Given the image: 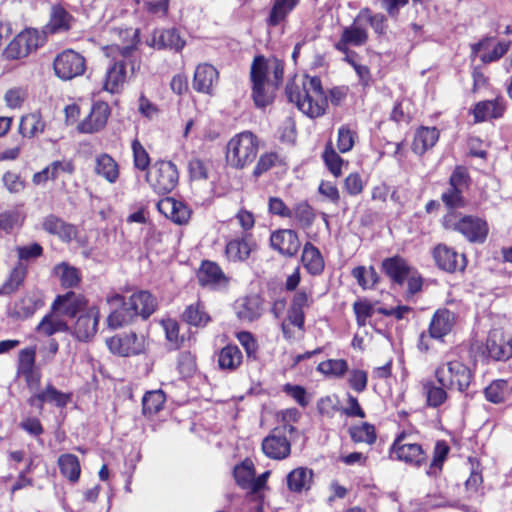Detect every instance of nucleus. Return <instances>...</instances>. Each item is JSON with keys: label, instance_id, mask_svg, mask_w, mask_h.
<instances>
[{"label": "nucleus", "instance_id": "nucleus-1", "mask_svg": "<svg viewBox=\"0 0 512 512\" xmlns=\"http://www.w3.org/2000/svg\"><path fill=\"white\" fill-rule=\"evenodd\" d=\"M285 91L289 102L295 103L297 108L310 118L322 116L328 101L334 106H339L347 95L345 88L334 87L327 96L317 76H305L301 86L295 82H288Z\"/></svg>", "mask_w": 512, "mask_h": 512}, {"label": "nucleus", "instance_id": "nucleus-2", "mask_svg": "<svg viewBox=\"0 0 512 512\" xmlns=\"http://www.w3.org/2000/svg\"><path fill=\"white\" fill-rule=\"evenodd\" d=\"M259 152V139L251 131L234 135L226 145L227 164L235 169H244L251 165Z\"/></svg>", "mask_w": 512, "mask_h": 512}, {"label": "nucleus", "instance_id": "nucleus-3", "mask_svg": "<svg viewBox=\"0 0 512 512\" xmlns=\"http://www.w3.org/2000/svg\"><path fill=\"white\" fill-rule=\"evenodd\" d=\"M437 382L448 390L466 393L473 380L471 369L458 359L445 360L435 369Z\"/></svg>", "mask_w": 512, "mask_h": 512}, {"label": "nucleus", "instance_id": "nucleus-4", "mask_svg": "<svg viewBox=\"0 0 512 512\" xmlns=\"http://www.w3.org/2000/svg\"><path fill=\"white\" fill-rule=\"evenodd\" d=\"M443 226L447 230L461 233L472 243L485 242L489 231L488 224L484 219L472 215L458 218L455 212H448L443 217Z\"/></svg>", "mask_w": 512, "mask_h": 512}, {"label": "nucleus", "instance_id": "nucleus-5", "mask_svg": "<svg viewBox=\"0 0 512 512\" xmlns=\"http://www.w3.org/2000/svg\"><path fill=\"white\" fill-rule=\"evenodd\" d=\"M470 176L464 166H456L449 177L448 187L441 194V201L449 212L464 208L467 204L464 192L470 186Z\"/></svg>", "mask_w": 512, "mask_h": 512}, {"label": "nucleus", "instance_id": "nucleus-6", "mask_svg": "<svg viewBox=\"0 0 512 512\" xmlns=\"http://www.w3.org/2000/svg\"><path fill=\"white\" fill-rule=\"evenodd\" d=\"M179 173L171 161L158 160L146 173V181L158 194L170 193L178 184Z\"/></svg>", "mask_w": 512, "mask_h": 512}, {"label": "nucleus", "instance_id": "nucleus-7", "mask_svg": "<svg viewBox=\"0 0 512 512\" xmlns=\"http://www.w3.org/2000/svg\"><path fill=\"white\" fill-rule=\"evenodd\" d=\"M263 67L262 59H254L250 71L252 98L258 108L271 104L277 90L270 79L263 77Z\"/></svg>", "mask_w": 512, "mask_h": 512}, {"label": "nucleus", "instance_id": "nucleus-8", "mask_svg": "<svg viewBox=\"0 0 512 512\" xmlns=\"http://www.w3.org/2000/svg\"><path fill=\"white\" fill-rule=\"evenodd\" d=\"M106 344L109 350L122 357L140 355L145 352L146 338L143 334L135 332L113 336L107 339Z\"/></svg>", "mask_w": 512, "mask_h": 512}, {"label": "nucleus", "instance_id": "nucleus-9", "mask_svg": "<svg viewBox=\"0 0 512 512\" xmlns=\"http://www.w3.org/2000/svg\"><path fill=\"white\" fill-rule=\"evenodd\" d=\"M53 66L55 74L63 80H70L82 75L86 68L84 57L70 49L58 54Z\"/></svg>", "mask_w": 512, "mask_h": 512}, {"label": "nucleus", "instance_id": "nucleus-10", "mask_svg": "<svg viewBox=\"0 0 512 512\" xmlns=\"http://www.w3.org/2000/svg\"><path fill=\"white\" fill-rule=\"evenodd\" d=\"M42 41L43 38L37 30L26 29L8 44L4 53L8 59H21L37 50Z\"/></svg>", "mask_w": 512, "mask_h": 512}, {"label": "nucleus", "instance_id": "nucleus-11", "mask_svg": "<svg viewBox=\"0 0 512 512\" xmlns=\"http://www.w3.org/2000/svg\"><path fill=\"white\" fill-rule=\"evenodd\" d=\"M99 318L100 312L98 307L92 306L87 308L78 315L75 324L70 328L72 335L81 342L91 340L97 332Z\"/></svg>", "mask_w": 512, "mask_h": 512}, {"label": "nucleus", "instance_id": "nucleus-12", "mask_svg": "<svg viewBox=\"0 0 512 512\" xmlns=\"http://www.w3.org/2000/svg\"><path fill=\"white\" fill-rule=\"evenodd\" d=\"M257 245L251 234H243L227 241L225 256L230 262H245L250 258L251 253Z\"/></svg>", "mask_w": 512, "mask_h": 512}, {"label": "nucleus", "instance_id": "nucleus-13", "mask_svg": "<svg viewBox=\"0 0 512 512\" xmlns=\"http://www.w3.org/2000/svg\"><path fill=\"white\" fill-rule=\"evenodd\" d=\"M110 115L107 103L98 101L92 105L91 111L79 124L78 131L85 134H93L102 130Z\"/></svg>", "mask_w": 512, "mask_h": 512}, {"label": "nucleus", "instance_id": "nucleus-14", "mask_svg": "<svg viewBox=\"0 0 512 512\" xmlns=\"http://www.w3.org/2000/svg\"><path fill=\"white\" fill-rule=\"evenodd\" d=\"M404 439V435H400L392 445L396 458L410 465L421 466L426 461V454L422 446L417 443H406Z\"/></svg>", "mask_w": 512, "mask_h": 512}, {"label": "nucleus", "instance_id": "nucleus-15", "mask_svg": "<svg viewBox=\"0 0 512 512\" xmlns=\"http://www.w3.org/2000/svg\"><path fill=\"white\" fill-rule=\"evenodd\" d=\"M433 258L436 265L443 271L453 273L465 268V256L445 244H438L433 249Z\"/></svg>", "mask_w": 512, "mask_h": 512}, {"label": "nucleus", "instance_id": "nucleus-16", "mask_svg": "<svg viewBox=\"0 0 512 512\" xmlns=\"http://www.w3.org/2000/svg\"><path fill=\"white\" fill-rule=\"evenodd\" d=\"M87 300L81 294L69 291L63 295H58L52 304L54 312H59L64 316L75 318L86 310Z\"/></svg>", "mask_w": 512, "mask_h": 512}, {"label": "nucleus", "instance_id": "nucleus-17", "mask_svg": "<svg viewBox=\"0 0 512 512\" xmlns=\"http://www.w3.org/2000/svg\"><path fill=\"white\" fill-rule=\"evenodd\" d=\"M75 172V164L72 159L63 158L51 162L41 171L35 173L32 182L35 185H43L47 181H56L62 175H73Z\"/></svg>", "mask_w": 512, "mask_h": 512}, {"label": "nucleus", "instance_id": "nucleus-18", "mask_svg": "<svg viewBox=\"0 0 512 512\" xmlns=\"http://www.w3.org/2000/svg\"><path fill=\"white\" fill-rule=\"evenodd\" d=\"M271 247L280 254L292 257L297 254L300 248V241L297 233L292 229H281L270 236Z\"/></svg>", "mask_w": 512, "mask_h": 512}, {"label": "nucleus", "instance_id": "nucleus-19", "mask_svg": "<svg viewBox=\"0 0 512 512\" xmlns=\"http://www.w3.org/2000/svg\"><path fill=\"white\" fill-rule=\"evenodd\" d=\"M262 450L269 458L281 460L289 456L291 445L284 433L276 428L263 440Z\"/></svg>", "mask_w": 512, "mask_h": 512}, {"label": "nucleus", "instance_id": "nucleus-20", "mask_svg": "<svg viewBox=\"0 0 512 512\" xmlns=\"http://www.w3.org/2000/svg\"><path fill=\"white\" fill-rule=\"evenodd\" d=\"M158 211L173 223L184 225L188 223L191 211L187 205L171 197L161 199L157 203Z\"/></svg>", "mask_w": 512, "mask_h": 512}, {"label": "nucleus", "instance_id": "nucleus-21", "mask_svg": "<svg viewBox=\"0 0 512 512\" xmlns=\"http://www.w3.org/2000/svg\"><path fill=\"white\" fill-rule=\"evenodd\" d=\"M486 349L490 358L496 361L508 360L512 356V337L493 331L487 338Z\"/></svg>", "mask_w": 512, "mask_h": 512}, {"label": "nucleus", "instance_id": "nucleus-22", "mask_svg": "<svg viewBox=\"0 0 512 512\" xmlns=\"http://www.w3.org/2000/svg\"><path fill=\"white\" fill-rule=\"evenodd\" d=\"M42 228L51 235L57 236L63 242H71L77 236V228L62 218L49 214L43 218Z\"/></svg>", "mask_w": 512, "mask_h": 512}, {"label": "nucleus", "instance_id": "nucleus-23", "mask_svg": "<svg viewBox=\"0 0 512 512\" xmlns=\"http://www.w3.org/2000/svg\"><path fill=\"white\" fill-rule=\"evenodd\" d=\"M107 302L109 304H120L121 306L114 311H112L108 318L107 324L111 329H118L124 325H127L136 318L135 314L132 313V309L127 305V302L124 301V298L120 294H113L107 297Z\"/></svg>", "mask_w": 512, "mask_h": 512}, {"label": "nucleus", "instance_id": "nucleus-24", "mask_svg": "<svg viewBox=\"0 0 512 512\" xmlns=\"http://www.w3.org/2000/svg\"><path fill=\"white\" fill-rule=\"evenodd\" d=\"M455 320L456 316L452 311L445 308L438 309L430 321L428 329L430 337L436 340H442L451 332Z\"/></svg>", "mask_w": 512, "mask_h": 512}, {"label": "nucleus", "instance_id": "nucleus-25", "mask_svg": "<svg viewBox=\"0 0 512 512\" xmlns=\"http://www.w3.org/2000/svg\"><path fill=\"white\" fill-rule=\"evenodd\" d=\"M218 77V71L213 65L199 64L194 72L193 88L199 93L211 94L214 85L218 82Z\"/></svg>", "mask_w": 512, "mask_h": 512}, {"label": "nucleus", "instance_id": "nucleus-26", "mask_svg": "<svg viewBox=\"0 0 512 512\" xmlns=\"http://www.w3.org/2000/svg\"><path fill=\"white\" fill-rule=\"evenodd\" d=\"M150 45L156 49H171L179 52L185 46V41L181 38L175 28L157 29L151 37Z\"/></svg>", "mask_w": 512, "mask_h": 512}, {"label": "nucleus", "instance_id": "nucleus-27", "mask_svg": "<svg viewBox=\"0 0 512 512\" xmlns=\"http://www.w3.org/2000/svg\"><path fill=\"white\" fill-rule=\"evenodd\" d=\"M127 305L132 309V313L136 317L140 316L142 319H147L151 314L154 313L157 307V301L155 297L148 291H138L133 293L128 301Z\"/></svg>", "mask_w": 512, "mask_h": 512}, {"label": "nucleus", "instance_id": "nucleus-28", "mask_svg": "<svg viewBox=\"0 0 512 512\" xmlns=\"http://www.w3.org/2000/svg\"><path fill=\"white\" fill-rule=\"evenodd\" d=\"M382 271L396 284L402 285L410 274V266L400 256H393L382 261Z\"/></svg>", "mask_w": 512, "mask_h": 512}, {"label": "nucleus", "instance_id": "nucleus-29", "mask_svg": "<svg viewBox=\"0 0 512 512\" xmlns=\"http://www.w3.org/2000/svg\"><path fill=\"white\" fill-rule=\"evenodd\" d=\"M126 80V61L116 60L111 64L105 73L103 88L110 93H118Z\"/></svg>", "mask_w": 512, "mask_h": 512}, {"label": "nucleus", "instance_id": "nucleus-30", "mask_svg": "<svg viewBox=\"0 0 512 512\" xmlns=\"http://www.w3.org/2000/svg\"><path fill=\"white\" fill-rule=\"evenodd\" d=\"M505 108L503 98L479 102L473 110L475 121L481 122L491 118H500L504 114Z\"/></svg>", "mask_w": 512, "mask_h": 512}, {"label": "nucleus", "instance_id": "nucleus-31", "mask_svg": "<svg viewBox=\"0 0 512 512\" xmlns=\"http://www.w3.org/2000/svg\"><path fill=\"white\" fill-rule=\"evenodd\" d=\"M94 172L110 184L116 183L120 174L118 163L107 153L96 156Z\"/></svg>", "mask_w": 512, "mask_h": 512}, {"label": "nucleus", "instance_id": "nucleus-32", "mask_svg": "<svg viewBox=\"0 0 512 512\" xmlns=\"http://www.w3.org/2000/svg\"><path fill=\"white\" fill-rule=\"evenodd\" d=\"M300 0H273L272 7L266 19L269 27H276L286 20L289 14L298 6Z\"/></svg>", "mask_w": 512, "mask_h": 512}, {"label": "nucleus", "instance_id": "nucleus-33", "mask_svg": "<svg viewBox=\"0 0 512 512\" xmlns=\"http://www.w3.org/2000/svg\"><path fill=\"white\" fill-rule=\"evenodd\" d=\"M301 261L311 275H320L324 270V260L317 247L307 242L303 247Z\"/></svg>", "mask_w": 512, "mask_h": 512}, {"label": "nucleus", "instance_id": "nucleus-34", "mask_svg": "<svg viewBox=\"0 0 512 512\" xmlns=\"http://www.w3.org/2000/svg\"><path fill=\"white\" fill-rule=\"evenodd\" d=\"M198 278L203 286H216L228 281L220 266L211 261H203Z\"/></svg>", "mask_w": 512, "mask_h": 512}, {"label": "nucleus", "instance_id": "nucleus-35", "mask_svg": "<svg viewBox=\"0 0 512 512\" xmlns=\"http://www.w3.org/2000/svg\"><path fill=\"white\" fill-rule=\"evenodd\" d=\"M59 312H51L45 315L37 326V331L45 336H52L58 332H68L69 325L61 318Z\"/></svg>", "mask_w": 512, "mask_h": 512}, {"label": "nucleus", "instance_id": "nucleus-36", "mask_svg": "<svg viewBox=\"0 0 512 512\" xmlns=\"http://www.w3.org/2000/svg\"><path fill=\"white\" fill-rule=\"evenodd\" d=\"M439 139V131L435 127H420L414 136L413 151L423 154L432 148Z\"/></svg>", "mask_w": 512, "mask_h": 512}, {"label": "nucleus", "instance_id": "nucleus-37", "mask_svg": "<svg viewBox=\"0 0 512 512\" xmlns=\"http://www.w3.org/2000/svg\"><path fill=\"white\" fill-rule=\"evenodd\" d=\"M313 471L306 467H298L287 475V485L290 491L300 493L310 488Z\"/></svg>", "mask_w": 512, "mask_h": 512}, {"label": "nucleus", "instance_id": "nucleus-38", "mask_svg": "<svg viewBox=\"0 0 512 512\" xmlns=\"http://www.w3.org/2000/svg\"><path fill=\"white\" fill-rule=\"evenodd\" d=\"M242 359V352L236 345H226L218 353V365L222 370H236L242 363Z\"/></svg>", "mask_w": 512, "mask_h": 512}, {"label": "nucleus", "instance_id": "nucleus-39", "mask_svg": "<svg viewBox=\"0 0 512 512\" xmlns=\"http://www.w3.org/2000/svg\"><path fill=\"white\" fill-rule=\"evenodd\" d=\"M255 475L254 464L252 460L246 458L233 469V476L236 484L243 490L251 493L253 477Z\"/></svg>", "mask_w": 512, "mask_h": 512}, {"label": "nucleus", "instance_id": "nucleus-40", "mask_svg": "<svg viewBox=\"0 0 512 512\" xmlns=\"http://www.w3.org/2000/svg\"><path fill=\"white\" fill-rule=\"evenodd\" d=\"M45 128V122L39 113H30L21 117L19 123V133L23 137L32 138L42 133Z\"/></svg>", "mask_w": 512, "mask_h": 512}, {"label": "nucleus", "instance_id": "nucleus-41", "mask_svg": "<svg viewBox=\"0 0 512 512\" xmlns=\"http://www.w3.org/2000/svg\"><path fill=\"white\" fill-rule=\"evenodd\" d=\"M360 21L367 22L377 35L382 36V35L386 34L388 25H387V18L384 14H382V13L373 14L369 8L365 7L359 11V13L357 14V16L355 18V22H360Z\"/></svg>", "mask_w": 512, "mask_h": 512}, {"label": "nucleus", "instance_id": "nucleus-42", "mask_svg": "<svg viewBox=\"0 0 512 512\" xmlns=\"http://www.w3.org/2000/svg\"><path fill=\"white\" fill-rule=\"evenodd\" d=\"M58 466L62 475L66 477L69 481H78L81 473V468L79 459L76 455L71 453L60 455V457L58 458Z\"/></svg>", "mask_w": 512, "mask_h": 512}, {"label": "nucleus", "instance_id": "nucleus-43", "mask_svg": "<svg viewBox=\"0 0 512 512\" xmlns=\"http://www.w3.org/2000/svg\"><path fill=\"white\" fill-rule=\"evenodd\" d=\"M422 390L429 407L437 408L447 400L448 394L446 390L448 389L439 383L427 381L423 383Z\"/></svg>", "mask_w": 512, "mask_h": 512}, {"label": "nucleus", "instance_id": "nucleus-44", "mask_svg": "<svg viewBox=\"0 0 512 512\" xmlns=\"http://www.w3.org/2000/svg\"><path fill=\"white\" fill-rule=\"evenodd\" d=\"M254 59H262L263 77L270 79V82L278 89L283 80L284 63L277 58L268 61L264 56H256Z\"/></svg>", "mask_w": 512, "mask_h": 512}, {"label": "nucleus", "instance_id": "nucleus-45", "mask_svg": "<svg viewBox=\"0 0 512 512\" xmlns=\"http://www.w3.org/2000/svg\"><path fill=\"white\" fill-rule=\"evenodd\" d=\"M291 212L292 218L304 229L310 228L316 219V213L307 201L296 203L291 209Z\"/></svg>", "mask_w": 512, "mask_h": 512}, {"label": "nucleus", "instance_id": "nucleus-46", "mask_svg": "<svg viewBox=\"0 0 512 512\" xmlns=\"http://www.w3.org/2000/svg\"><path fill=\"white\" fill-rule=\"evenodd\" d=\"M28 268L24 262H18L12 269L8 280L0 288V294H10L16 291L24 282Z\"/></svg>", "mask_w": 512, "mask_h": 512}, {"label": "nucleus", "instance_id": "nucleus-47", "mask_svg": "<svg viewBox=\"0 0 512 512\" xmlns=\"http://www.w3.org/2000/svg\"><path fill=\"white\" fill-rule=\"evenodd\" d=\"M182 318L189 325L196 327H204L210 321V316L199 302L187 306L182 314Z\"/></svg>", "mask_w": 512, "mask_h": 512}, {"label": "nucleus", "instance_id": "nucleus-48", "mask_svg": "<svg viewBox=\"0 0 512 512\" xmlns=\"http://www.w3.org/2000/svg\"><path fill=\"white\" fill-rule=\"evenodd\" d=\"M165 399V394L161 390L146 392L142 399L143 414L151 417L158 413L163 408Z\"/></svg>", "mask_w": 512, "mask_h": 512}, {"label": "nucleus", "instance_id": "nucleus-49", "mask_svg": "<svg viewBox=\"0 0 512 512\" xmlns=\"http://www.w3.org/2000/svg\"><path fill=\"white\" fill-rule=\"evenodd\" d=\"M449 446L445 441H437L433 451V459L426 471L428 476L436 477L442 471L443 463L449 453Z\"/></svg>", "mask_w": 512, "mask_h": 512}, {"label": "nucleus", "instance_id": "nucleus-50", "mask_svg": "<svg viewBox=\"0 0 512 512\" xmlns=\"http://www.w3.org/2000/svg\"><path fill=\"white\" fill-rule=\"evenodd\" d=\"M509 394V385L506 380H494L489 386L484 389L486 400L491 403H502Z\"/></svg>", "mask_w": 512, "mask_h": 512}, {"label": "nucleus", "instance_id": "nucleus-51", "mask_svg": "<svg viewBox=\"0 0 512 512\" xmlns=\"http://www.w3.org/2000/svg\"><path fill=\"white\" fill-rule=\"evenodd\" d=\"M351 274L363 289L373 288L379 280V276L373 266H370L368 269L364 266H357L352 270Z\"/></svg>", "mask_w": 512, "mask_h": 512}, {"label": "nucleus", "instance_id": "nucleus-52", "mask_svg": "<svg viewBox=\"0 0 512 512\" xmlns=\"http://www.w3.org/2000/svg\"><path fill=\"white\" fill-rule=\"evenodd\" d=\"M54 273L60 278L61 285L66 288L75 287L80 281L78 270L66 263L56 265Z\"/></svg>", "mask_w": 512, "mask_h": 512}, {"label": "nucleus", "instance_id": "nucleus-53", "mask_svg": "<svg viewBox=\"0 0 512 512\" xmlns=\"http://www.w3.org/2000/svg\"><path fill=\"white\" fill-rule=\"evenodd\" d=\"M317 370L322 374L340 378L348 372V363L344 359H329L319 363Z\"/></svg>", "mask_w": 512, "mask_h": 512}, {"label": "nucleus", "instance_id": "nucleus-54", "mask_svg": "<svg viewBox=\"0 0 512 512\" xmlns=\"http://www.w3.org/2000/svg\"><path fill=\"white\" fill-rule=\"evenodd\" d=\"M237 315L242 320L254 321L261 315L260 301L256 297H249L244 299L240 308L238 309Z\"/></svg>", "mask_w": 512, "mask_h": 512}, {"label": "nucleus", "instance_id": "nucleus-55", "mask_svg": "<svg viewBox=\"0 0 512 512\" xmlns=\"http://www.w3.org/2000/svg\"><path fill=\"white\" fill-rule=\"evenodd\" d=\"M357 23L354 21L351 26L344 28L342 36L352 46L359 47L367 42L368 32L365 28L357 25Z\"/></svg>", "mask_w": 512, "mask_h": 512}, {"label": "nucleus", "instance_id": "nucleus-56", "mask_svg": "<svg viewBox=\"0 0 512 512\" xmlns=\"http://www.w3.org/2000/svg\"><path fill=\"white\" fill-rule=\"evenodd\" d=\"M71 19V15L64 8L54 7L49 22L50 30L54 33L68 30Z\"/></svg>", "mask_w": 512, "mask_h": 512}, {"label": "nucleus", "instance_id": "nucleus-57", "mask_svg": "<svg viewBox=\"0 0 512 512\" xmlns=\"http://www.w3.org/2000/svg\"><path fill=\"white\" fill-rule=\"evenodd\" d=\"M24 217L18 209L6 210L0 213V230L10 233L22 225Z\"/></svg>", "mask_w": 512, "mask_h": 512}, {"label": "nucleus", "instance_id": "nucleus-58", "mask_svg": "<svg viewBox=\"0 0 512 512\" xmlns=\"http://www.w3.org/2000/svg\"><path fill=\"white\" fill-rule=\"evenodd\" d=\"M350 434L354 442L372 444L376 440L375 428L369 423H363L360 426L353 427Z\"/></svg>", "mask_w": 512, "mask_h": 512}, {"label": "nucleus", "instance_id": "nucleus-59", "mask_svg": "<svg viewBox=\"0 0 512 512\" xmlns=\"http://www.w3.org/2000/svg\"><path fill=\"white\" fill-rule=\"evenodd\" d=\"M132 151H133V162L135 168L145 171L150 168V157L145 148L142 146V144L135 139L132 142Z\"/></svg>", "mask_w": 512, "mask_h": 512}, {"label": "nucleus", "instance_id": "nucleus-60", "mask_svg": "<svg viewBox=\"0 0 512 512\" xmlns=\"http://www.w3.org/2000/svg\"><path fill=\"white\" fill-rule=\"evenodd\" d=\"M347 381L351 389L357 393H362L367 388L368 374L361 369H352L348 372Z\"/></svg>", "mask_w": 512, "mask_h": 512}, {"label": "nucleus", "instance_id": "nucleus-61", "mask_svg": "<svg viewBox=\"0 0 512 512\" xmlns=\"http://www.w3.org/2000/svg\"><path fill=\"white\" fill-rule=\"evenodd\" d=\"M323 160L329 171L338 177L341 175L343 159L335 152L331 146H327L323 152Z\"/></svg>", "mask_w": 512, "mask_h": 512}, {"label": "nucleus", "instance_id": "nucleus-62", "mask_svg": "<svg viewBox=\"0 0 512 512\" xmlns=\"http://www.w3.org/2000/svg\"><path fill=\"white\" fill-rule=\"evenodd\" d=\"M188 171L192 180H207L209 177L207 163L197 157L189 160Z\"/></svg>", "mask_w": 512, "mask_h": 512}, {"label": "nucleus", "instance_id": "nucleus-63", "mask_svg": "<svg viewBox=\"0 0 512 512\" xmlns=\"http://www.w3.org/2000/svg\"><path fill=\"white\" fill-rule=\"evenodd\" d=\"M35 370V350L25 348L19 352L17 374Z\"/></svg>", "mask_w": 512, "mask_h": 512}, {"label": "nucleus", "instance_id": "nucleus-64", "mask_svg": "<svg viewBox=\"0 0 512 512\" xmlns=\"http://www.w3.org/2000/svg\"><path fill=\"white\" fill-rule=\"evenodd\" d=\"M19 262L31 261L39 258L43 254V247L39 243L18 246L16 248Z\"/></svg>", "mask_w": 512, "mask_h": 512}]
</instances>
